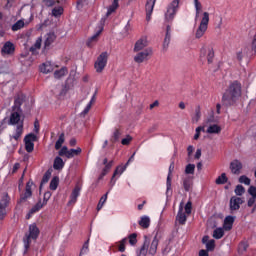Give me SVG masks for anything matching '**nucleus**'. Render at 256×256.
Segmentation results:
<instances>
[{"label": "nucleus", "instance_id": "0eeeda50", "mask_svg": "<svg viewBox=\"0 0 256 256\" xmlns=\"http://www.w3.org/2000/svg\"><path fill=\"white\" fill-rule=\"evenodd\" d=\"M178 9H179V0H174L168 7V10L165 14L166 21H168V22L173 21Z\"/></svg>", "mask_w": 256, "mask_h": 256}, {"label": "nucleus", "instance_id": "ea45409f", "mask_svg": "<svg viewBox=\"0 0 256 256\" xmlns=\"http://www.w3.org/2000/svg\"><path fill=\"white\" fill-rule=\"evenodd\" d=\"M65 75H67V69L66 68H62V69L56 70L54 72L55 79H61V77H65Z\"/></svg>", "mask_w": 256, "mask_h": 256}, {"label": "nucleus", "instance_id": "9b49d317", "mask_svg": "<svg viewBox=\"0 0 256 256\" xmlns=\"http://www.w3.org/2000/svg\"><path fill=\"white\" fill-rule=\"evenodd\" d=\"M241 205H243V199L237 196H232L230 198V211L233 213V211H239L241 209Z\"/></svg>", "mask_w": 256, "mask_h": 256}, {"label": "nucleus", "instance_id": "4be33fe9", "mask_svg": "<svg viewBox=\"0 0 256 256\" xmlns=\"http://www.w3.org/2000/svg\"><path fill=\"white\" fill-rule=\"evenodd\" d=\"M237 60L241 61H248L249 60V48H244L237 52Z\"/></svg>", "mask_w": 256, "mask_h": 256}, {"label": "nucleus", "instance_id": "a211bd4d", "mask_svg": "<svg viewBox=\"0 0 256 256\" xmlns=\"http://www.w3.org/2000/svg\"><path fill=\"white\" fill-rule=\"evenodd\" d=\"M155 1L157 0H147L146 2V21H151V15L155 7Z\"/></svg>", "mask_w": 256, "mask_h": 256}, {"label": "nucleus", "instance_id": "69168bd1", "mask_svg": "<svg viewBox=\"0 0 256 256\" xmlns=\"http://www.w3.org/2000/svg\"><path fill=\"white\" fill-rule=\"evenodd\" d=\"M247 247H249V245L247 243H245V242L240 243L239 247H238L239 252L243 253L244 251H247Z\"/></svg>", "mask_w": 256, "mask_h": 256}, {"label": "nucleus", "instance_id": "58836bf2", "mask_svg": "<svg viewBox=\"0 0 256 256\" xmlns=\"http://www.w3.org/2000/svg\"><path fill=\"white\" fill-rule=\"evenodd\" d=\"M225 235L223 228H216L213 232L214 239H221Z\"/></svg>", "mask_w": 256, "mask_h": 256}, {"label": "nucleus", "instance_id": "393cba45", "mask_svg": "<svg viewBox=\"0 0 256 256\" xmlns=\"http://www.w3.org/2000/svg\"><path fill=\"white\" fill-rule=\"evenodd\" d=\"M157 247H159V239H157V236H155L149 247V250H148L149 254L155 255V253H157Z\"/></svg>", "mask_w": 256, "mask_h": 256}, {"label": "nucleus", "instance_id": "f8f14e48", "mask_svg": "<svg viewBox=\"0 0 256 256\" xmlns=\"http://www.w3.org/2000/svg\"><path fill=\"white\" fill-rule=\"evenodd\" d=\"M13 53H15V44L11 41L6 42L1 49V55H13Z\"/></svg>", "mask_w": 256, "mask_h": 256}, {"label": "nucleus", "instance_id": "1a4fd4ad", "mask_svg": "<svg viewBox=\"0 0 256 256\" xmlns=\"http://www.w3.org/2000/svg\"><path fill=\"white\" fill-rule=\"evenodd\" d=\"M9 194H4L2 199L0 200V220L5 219L7 216V208L9 207Z\"/></svg>", "mask_w": 256, "mask_h": 256}, {"label": "nucleus", "instance_id": "49530a36", "mask_svg": "<svg viewBox=\"0 0 256 256\" xmlns=\"http://www.w3.org/2000/svg\"><path fill=\"white\" fill-rule=\"evenodd\" d=\"M121 137V132L119 131V129H116L110 139V141L112 143H117V141H119V138Z\"/></svg>", "mask_w": 256, "mask_h": 256}, {"label": "nucleus", "instance_id": "4c0bfd02", "mask_svg": "<svg viewBox=\"0 0 256 256\" xmlns=\"http://www.w3.org/2000/svg\"><path fill=\"white\" fill-rule=\"evenodd\" d=\"M49 179H51V170L45 172L40 184V189L43 188V185H45V183H49Z\"/></svg>", "mask_w": 256, "mask_h": 256}, {"label": "nucleus", "instance_id": "680f3d73", "mask_svg": "<svg viewBox=\"0 0 256 256\" xmlns=\"http://www.w3.org/2000/svg\"><path fill=\"white\" fill-rule=\"evenodd\" d=\"M129 243L130 245H137V234L133 233L129 237Z\"/></svg>", "mask_w": 256, "mask_h": 256}, {"label": "nucleus", "instance_id": "8fccbe9b", "mask_svg": "<svg viewBox=\"0 0 256 256\" xmlns=\"http://www.w3.org/2000/svg\"><path fill=\"white\" fill-rule=\"evenodd\" d=\"M45 204L39 201L34 207L31 208L30 213H37V211L43 209Z\"/></svg>", "mask_w": 256, "mask_h": 256}, {"label": "nucleus", "instance_id": "6e6552de", "mask_svg": "<svg viewBox=\"0 0 256 256\" xmlns=\"http://www.w3.org/2000/svg\"><path fill=\"white\" fill-rule=\"evenodd\" d=\"M153 55V50L151 48L145 49L144 51H139L135 56H134V61L135 63H144V61H147L149 57Z\"/></svg>", "mask_w": 256, "mask_h": 256}, {"label": "nucleus", "instance_id": "cd10ccee", "mask_svg": "<svg viewBox=\"0 0 256 256\" xmlns=\"http://www.w3.org/2000/svg\"><path fill=\"white\" fill-rule=\"evenodd\" d=\"M169 43H171V26L166 27V36L164 38L163 47L164 49H167L169 47Z\"/></svg>", "mask_w": 256, "mask_h": 256}, {"label": "nucleus", "instance_id": "39448f33", "mask_svg": "<svg viewBox=\"0 0 256 256\" xmlns=\"http://www.w3.org/2000/svg\"><path fill=\"white\" fill-rule=\"evenodd\" d=\"M109 59V53L107 52H102L95 64H94V67L96 69V73H103V69H105V67H107V60Z\"/></svg>", "mask_w": 256, "mask_h": 256}, {"label": "nucleus", "instance_id": "603ef678", "mask_svg": "<svg viewBox=\"0 0 256 256\" xmlns=\"http://www.w3.org/2000/svg\"><path fill=\"white\" fill-rule=\"evenodd\" d=\"M239 183H243L244 185H251V179L245 175H242L239 177Z\"/></svg>", "mask_w": 256, "mask_h": 256}, {"label": "nucleus", "instance_id": "c9c22d12", "mask_svg": "<svg viewBox=\"0 0 256 256\" xmlns=\"http://www.w3.org/2000/svg\"><path fill=\"white\" fill-rule=\"evenodd\" d=\"M111 167H113V161H110L108 164H105V167L102 170V173H101L99 179H103V177H105V175H107V173H109V171L111 170Z\"/></svg>", "mask_w": 256, "mask_h": 256}, {"label": "nucleus", "instance_id": "aec40b11", "mask_svg": "<svg viewBox=\"0 0 256 256\" xmlns=\"http://www.w3.org/2000/svg\"><path fill=\"white\" fill-rule=\"evenodd\" d=\"M31 195H33V192L31 191L30 182H28L26 184L25 193L23 195H21V197H20V199L18 201V204L25 203V201H27V199H29V197H31Z\"/></svg>", "mask_w": 256, "mask_h": 256}, {"label": "nucleus", "instance_id": "b1692460", "mask_svg": "<svg viewBox=\"0 0 256 256\" xmlns=\"http://www.w3.org/2000/svg\"><path fill=\"white\" fill-rule=\"evenodd\" d=\"M233 223H235V217L233 216H227L224 219V229L226 231H231L233 229Z\"/></svg>", "mask_w": 256, "mask_h": 256}, {"label": "nucleus", "instance_id": "4468645a", "mask_svg": "<svg viewBox=\"0 0 256 256\" xmlns=\"http://www.w3.org/2000/svg\"><path fill=\"white\" fill-rule=\"evenodd\" d=\"M149 245H151V241L147 236H144V243L140 250L138 251L137 256H147V253L149 251Z\"/></svg>", "mask_w": 256, "mask_h": 256}, {"label": "nucleus", "instance_id": "79ce46f5", "mask_svg": "<svg viewBox=\"0 0 256 256\" xmlns=\"http://www.w3.org/2000/svg\"><path fill=\"white\" fill-rule=\"evenodd\" d=\"M25 27V22L23 20H18L13 26L12 31H19Z\"/></svg>", "mask_w": 256, "mask_h": 256}, {"label": "nucleus", "instance_id": "37998d69", "mask_svg": "<svg viewBox=\"0 0 256 256\" xmlns=\"http://www.w3.org/2000/svg\"><path fill=\"white\" fill-rule=\"evenodd\" d=\"M107 195H109V192L100 198V201L97 205V211H101V209H103V205H105V202L107 201Z\"/></svg>", "mask_w": 256, "mask_h": 256}, {"label": "nucleus", "instance_id": "bf43d9fd", "mask_svg": "<svg viewBox=\"0 0 256 256\" xmlns=\"http://www.w3.org/2000/svg\"><path fill=\"white\" fill-rule=\"evenodd\" d=\"M43 3L46 7H53V5L59 4V0H43Z\"/></svg>", "mask_w": 256, "mask_h": 256}, {"label": "nucleus", "instance_id": "5fc2aeb1", "mask_svg": "<svg viewBox=\"0 0 256 256\" xmlns=\"http://www.w3.org/2000/svg\"><path fill=\"white\" fill-rule=\"evenodd\" d=\"M125 245H127V238L120 241V245L118 247V251H120V253H125Z\"/></svg>", "mask_w": 256, "mask_h": 256}, {"label": "nucleus", "instance_id": "e2e57ef3", "mask_svg": "<svg viewBox=\"0 0 256 256\" xmlns=\"http://www.w3.org/2000/svg\"><path fill=\"white\" fill-rule=\"evenodd\" d=\"M201 131H205V127L199 126L196 128V134L194 135L195 141H197V139H199V137L201 135Z\"/></svg>", "mask_w": 256, "mask_h": 256}, {"label": "nucleus", "instance_id": "3c124183", "mask_svg": "<svg viewBox=\"0 0 256 256\" xmlns=\"http://www.w3.org/2000/svg\"><path fill=\"white\" fill-rule=\"evenodd\" d=\"M195 3V9H196V19L199 17V13H201V10L203 9V6L201 5V2L199 0H194Z\"/></svg>", "mask_w": 256, "mask_h": 256}, {"label": "nucleus", "instance_id": "f257e3e1", "mask_svg": "<svg viewBox=\"0 0 256 256\" xmlns=\"http://www.w3.org/2000/svg\"><path fill=\"white\" fill-rule=\"evenodd\" d=\"M241 97V84L237 81L230 84L226 92L222 97V103L226 107H231V105H235L239 98Z\"/></svg>", "mask_w": 256, "mask_h": 256}, {"label": "nucleus", "instance_id": "e433bc0d", "mask_svg": "<svg viewBox=\"0 0 256 256\" xmlns=\"http://www.w3.org/2000/svg\"><path fill=\"white\" fill-rule=\"evenodd\" d=\"M81 148L78 147L77 149H70L68 150V156L67 159H71L72 157H75L77 155H81Z\"/></svg>", "mask_w": 256, "mask_h": 256}, {"label": "nucleus", "instance_id": "0e129e2a", "mask_svg": "<svg viewBox=\"0 0 256 256\" xmlns=\"http://www.w3.org/2000/svg\"><path fill=\"white\" fill-rule=\"evenodd\" d=\"M192 207H193V204L191 203V201H188L185 205V212L187 215H191Z\"/></svg>", "mask_w": 256, "mask_h": 256}, {"label": "nucleus", "instance_id": "6ab92c4d", "mask_svg": "<svg viewBox=\"0 0 256 256\" xmlns=\"http://www.w3.org/2000/svg\"><path fill=\"white\" fill-rule=\"evenodd\" d=\"M80 193L81 187L79 185H76L70 195V201L68 202V205H74V203H77V197H79Z\"/></svg>", "mask_w": 256, "mask_h": 256}, {"label": "nucleus", "instance_id": "7ed1b4c3", "mask_svg": "<svg viewBox=\"0 0 256 256\" xmlns=\"http://www.w3.org/2000/svg\"><path fill=\"white\" fill-rule=\"evenodd\" d=\"M209 28V12H204L201 22L196 29L195 32V38L196 39H201L207 33V29Z\"/></svg>", "mask_w": 256, "mask_h": 256}, {"label": "nucleus", "instance_id": "bb28decb", "mask_svg": "<svg viewBox=\"0 0 256 256\" xmlns=\"http://www.w3.org/2000/svg\"><path fill=\"white\" fill-rule=\"evenodd\" d=\"M23 101H25V95L18 94L14 100V109H17V111H19V109H21V105H23Z\"/></svg>", "mask_w": 256, "mask_h": 256}, {"label": "nucleus", "instance_id": "c85d7f7f", "mask_svg": "<svg viewBox=\"0 0 256 256\" xmlns=\"http://www.w3.org/2000/svg\"><path fill=\"white\" fill-rule=\"evenodd\" d=\"M206 133H208L209 135H213V134L219 135V133H221V128L217 124L210 125L206 130Z\"/></svg>", "mask_w": 256, "mask_h": 256}, {"label": "nucleus", "instance_id": "774afa93", "mask_svg": "<svg viewBox=\"0 0 256 256\" xmlns=\"http://www.w3.org/2000/svg\"><path fill=\"white\" fill-rule=\"evenodd\" d=\"M248 193H249V195L254 197V199H256V187L255 186H250L248 189Z\"/></svg>", "mask_w": 256, "mask_h": 256}, {"label": "nucleus", "instance_id": "72a5a7b5", "mask_svg": "<svg viewBox=\"0 0 256 256\" xmlns=\"http://www.w3.org/2000/svg\"><path fill=\"white\" fill-rule=\"evenodd\" d=\"M229 179L227 178V174L222 173L216 180L215 183L216 185H225Z\"/></svg>", "mask_w": 256, "mask_h": 256}, {"label": "nucleus", "instance_id": "338daca9", "mask_svg": "<svg viewBox=\"0 0 256 256\" xmlns=\"http://www.w3.org/2000/svg\"><path fill=\"white\" fill-rule=\"evenodd\" d=\"M132 141H133V137L128 135L126 138L122 139L121 143L122 145H129V143H131Z\"/></svg>", "mask_w": 256, "mask_h": 256}, {"label": "nucleus", "instance_id": "20e7f679", "mask_svg": "<svg viewBox=\"0 0 256 256\" xmlns=\"http://www.w3.org/2000/svg\"><path fill=\"white\" fill-rule=\"evenodd\" d=\"M37 237H39V228H37V225L32 224L29 226V235L26 234V238H24V253H27L31 245V239H37Z\"/></svg>", "mask_w": 256, "mask_h": 256}, {"label": "nucleus", "instance_id": "9d476101", "mask_svg": "<svg viewBox=\"0 0 256 256\" xmlns=\"http://www.w3.org/2000/svg\"><path fill=\"white\" fill-rule=\"evenodd\" d=\"M201 57H206L208 64L211 65L213 63V59H215V51L211 46H204L201 49Z\"/></svg>", "mask_w": 256, "mask_h": 256}, {"label": "nucleus", "instance_id": "2eb2a0df", "mask_svg": "<svg viewBox=\"0 0 256 256\" xmlns=\"http://www.w3.org/2000/svg\"><path fill=\"white\" fill-rule=\"evenodd\" d=\"M230 169L234 175H240L243 164L239 160H234L230 163Z\"/></svg>", "mask_w": 256, "mask_h": 256}, {"label": "nucleus", "instance_id": "5701e85b", "mask_svg": "<svg viewBox=\"0 0 256 256\" xmlns=\"http://www.w3.org/2000/svg\"><path fill=\"white\" fill-rule=\"evenodd\" d=\"M63 167H65V162L63 161V158L57 156L54 159L53 169H55V171H61L63 169Z\"/></svg>", "mask_w": 256, "mask_h": 256}, {"label": "nucleus", "instance_id": "412c9836", "mask_svg": "<svg viewBox=\"0 0 256 256\" xmlns=\"http://www.w3.org/2000/svg\"><path fill=\"white\" fill-rule=\"evenodd\" d=\"M101 33H103V26H99V29L95 33V35H93L92 37H90L88 39L87 46L88 47H93V43H97V41L99 40V35H101Z\"/></svg>", "mask_w": 256, "mask_h": 256}, {"label": "nucleus", "instance_id": "c756f323", "mask_svg": "<svg viewBox=\"0 0 256 256\" xmlns=\"http://www.w3.org/2000/svg\"><path fill=\"white\" fill-rule=\"evenodd\" d=\"M41 73H51L53 71V64L45 62L40 66Z\"/></svg>", "mask_w": 256, "mask_h": 256}, {"label": "nucleus", "instance_id": "de8ad7c7", "mask_svg": "<svg viewBox=\"0 0 256 256\" xmlns=\"http://www.w3.org/2000/svg\"><path fill=\"white\" fill-rule=\"evenodd\" d=\"M234 193L238 195V197H241V195L245 193V187H243V185H237L234 190Z\"/></svg>", "mask_w": 256, "mask_h": 256}, {"label": "nucleus", "instance_id": "f704fd0d", "mask_svg": "<svg viewBox=\"0 0 256 256\" xmlns=\"http://www.w3.org/2000/svg\"><path fill=\"white\" fill-rule=\"evenodd\" d=\"M57 187H59V176H54L50 182V189L51 191H55Z\"/></svg>", "mask_w": 256, "mask_h": 256}, {"label": "nucleus", "instance_id": "13d9d810", "mask_svg": "<svg viewBox=\"0 0 256 256\" xmlns=\"http://www.w3.org/2000/svg\"><path fill=\"white\" fill-rule=\"evenodd\" d=\"M200 119H201V108L198 107L196 109L195 117L192 119V121H193V123H198Z\"/></svg>", "mask_w": 256, "mask_h": 256}, {"label": "nucleus", "instance_id": "ddd939ff", "mask_svg": "<svg viewBox=\"0 0 256 256\" xmlns=\"http://www.w3.org/2000/svg\"><path fill=\"white\" fill-rule=\"evenodd\" d=\"M55 39H57V35L55 32H49L44 36V49H49L53 43H55Z\"/></svg>", "mask_w": 256, "mask_h": 256}, {"label": "nucleus", "instance_id": "4d7b16f0", "mask_svg": "<svg viewBox=\"0 0 256 256\" xmlns=\"http://www.w3.org/2000/svg\"><path fill=\"white\" fill-rule=\"evenodd\" d=\"M215 249V240H209L208 243H206V251H214Z\"/></svg>", "mask_w": 256, "mask_h": 256}, {"label": "nucleus", "instance_id": "473e14b6", "mask_svg": "<svg viewBox=\"0 0 256 256\" xmlns=\"http://www.w3.org/2000/svg\"><path fill=\"white\" fill-rule=\"evenodd\" d=\"M65 143V133L60 134L58 140L55 143V149L56 151H59L61 147H63V144Z\"/></svg>", "mask_w": 256, "mask_h": 256}, {"label": "nucleus", "instance_id": "864d4df0", "mask_svg": "<svg viewBox=\"0 0 256 256\" xmlns=\"http://www.w3.org/2000/svg\"><path fill=\"white\" fill-rule=\"evenodd\" d=\"M52 15L54 17H60V15H63V7L54 8L52 10Z\"/></svg>", "mask_w": 256, "mask_h": 256}, {"label": "nucleus", "instance_id": "c03bdc74", "mask_svg": "<svg viewBox=\"0 0 256 256\" xmlns=\"http://www.w3.org/2000/svg\"><path fill=\"white\" fill-rule=\"evenodd\" d=\"M42 39L38 38L35 42V44L33 46L30 47V51L32 53H35V51H37V49H41V43H42Z\"/></svg>", "mask_w": 256, "mask_h": 256}, {"label": "nucleus", "instance_id": "dca6fc26", "mask_svg": "<svg viewBox=\"0 0 256 256\" xmlns=\"http://www.w3.org/2000/svg\"><path fill=\"white\" fill-rule=\"evenodd\" d=\"M147 45H149L147 38H140L134 45V52L139 53V51H143Z\"/></svg>", "mask_w": 256, "mask_h": 256}, {"label": "nucleus", "instance_id": "7c9ffc66", "mask_svg": "<svg viewBox=\"0 0 256 256\" xmlns=\"http://www.w3.org/2000/svg\"><path fill=\"white\" fill-rule=\"evenodd\" d=\"M140 227H143V229H149V225H151V219H149V216H143L139 221Z\"/></svg>", "mask_w": 256, "mask_h": 256}, {"label": "nucleus", "instance_id": "a19ab883", "mask_svg": "<svg viewBox=\"0 0 256 256\" xmlns=\"http://www.w3.org/2000/svg\"><path fill=\"white\" fill-rule=\"evenodd\" d=\"M95 102V95L92 97V99L90 100V102L88 103V105L86 106V108L83 110V112L81 113L82 117H85V115H87V113H89V111H91V107L93 105V103Z\"/></svg>", "mask_w": 256, "mask_h": 256}, {"label": "nucleus", "instance_id": "a878e982", "mask_svg": "<svg viewBox=\"0 0 256 256\" xmlns=\"http://www.w3.org/2000/svg\"><path fill=\"white\" fill-rule=\"evenodd\" d=\"M173 171H175V163L174 162H172L169 166V172H168L167 181H166L167 191H169V189H171V177L173 175Z\"/></svg>", "mask_w": 256, "mask_h": 256}, {"label": "nucleus", "instance_id": "f03ea898", "mask_svg": "<svg viewBox=\"0 0 256 256\" xmlns=\"http://www.w3.org/2000/svg\"><path fill=\"white\" fill-rule=\"evenodd\" d=\"M8 124L16 125V132L14 135L10 136V139L19 141V139H21V135H23V121H21V115H19L17 112H13L10 115Z\"/></svg>", "mask_w": 256, "mask_h": 256}, {"label": "nucleus", "instance_id": "f3484780", "mask_svg": "<svg viewBox=\"0 0 256 256\" xmlns=\"http://www.w3.org/2000/svg\"><path fill=\"white\" fill-rule=\"evenodd\" d=\"M176 221H178L180 225H185L187 221V215L183 212V202L180 203L179 211L176 216Z\"/></svg>", "mask_w": 256, "mask_h": 256}, {"label": "nucleus", "instance_id": "423d86ee", "mask_svg": "<svg viewBox=\"0 0 256 256\" xmlns=\"http://www.w3.org/2000/svg\"><path fill=\"white\" fill-rule=\"evenodd\" d=\"M35 141H37V135L30 133L25 136L24 143H25V150L27 153H33L35 149Z\"/></svg>", "mask_w": 256, "mask_h": 256}, {"label": "nucleus", "instance_id": "a18cd8bd", "mask_svg": "<svg viewBox=\"0 0 256 256\" xmlns=\"http://www.w3.org/2000/svg\"><path fill=\"white\" fill-rule=\"evenodd\" d=\"M127 169L126 164L124 166H118L116 170L114 171V174L112 176V180L115 179L116 175H122V173Z\"/></svg>", "mask_w": 256, "mask_h": 256}, {"label": "nucleus", "instance_id": "052dcab7", "mask_svg": "<svg viewBox=\"0 0 256 256\" xmlns=\"http://www.w3.org/2000/svg\"><path fill=\"white\" fill-rule=\"evenodd\" d=\"M183 187L185 191H189L191 189V180L189 178L184 179Z\"/></svg>", "mask_w": 256, "mask_h": 256}, {"label": "nucleus", "instance_id": "6e6d98bb", "mask_svg": "<svg viewBox=\"0 0 256 256\" xmlns=\"http://www.w3.org/2000/svg\"><path fill=\"white\" fill-rule=\"evenodd\" d=\"M58 155L60 157H67L69 155V148H67V146H63L61 150L58 152Z\"/></svg>", "mask_w": 256, "mask_h": 256}, {"label": "nucleus", "instance_id": "09e8293b", "mask_svg": "<svg viewBox=\"0 0 256 256\" xmlns=\"http://www.w3.org/2000/svg\"><path fill=\"white\" fill-rule=\"evenodd\" d=\"M186 175H193L195 173V164H188L185 168Z\"/></svg>", "mask_w": 256, "mask_h": 256}, {"label": "nucleus", "instance_id": "2f4dec72", "mask_svg": "<svg viewBox=\"0 0 256 256\" xmlns=\"http://www.w3.org/2000/svg\"><path fill=\"white\" fill-rule=\"evenodd\" d=\"M119 8V0H114L112 5L109 6L108 11L106 13L107 17L111 15V13H115L117 9Z\"/></svg>", "mask_w": 256, "mask_h": 256}]
</instances>
